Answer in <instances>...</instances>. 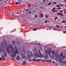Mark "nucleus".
Segmentation results:
<instances>
[{
  "label": "nucleus",
  "instance_id": "nucleus-1",
  "mask_svg": "<svg viewBox=\"0 0 66 66\" xmlns=\"http://www.w3.org/2000/svg\"><path fill=\"white\" fill-rule=\"evenodd\" d=\"M5 46L6 48H7L6 49V51L9 55H11V53H12L11 56L12 57H15V56L14 55V54L15 56H16V53L15 52H13V51L14 50V48L13 46L11 44H9L7 43V42H6V39H3L2 43H1V47H3L2 48H3V46Z\"/></svg>",
  "mask_w": 66,
  "mask_h": 66
},
{
  "label": "nucleus",
  "instance_id": "nucleus-2",
  "mask_svg": "<svg viewBox=\"0 0 66 66\" xmlns=\"http://www.w3.org/2000/svg\"><path fill=\"white\" fill-rule=\"evenodd\" d=\"M51 53L53 56L55 55L56 58L57 59L56 60V61H57V59H59L60 57H62V59L65 58V56H63V54L62 53H61L60 55V54L58 55V52H55V51H52Z\"/></svg>",
  "mask_w": 66,
  "mask_h": 66
},
{
  "label": "nucleus",
  "instance_id": "nucleus-3",
  "mask_svg": "<svg viewBox=\"0 0 66 66\" xmlns=\"http://www.w3.org/2000/svg\"><path fill=\"white\" fill-rule=\"evenodd\" d=\"M65 57L63 59V58L60 57V58H59V59H58L59 61V62H60V64L61 65L64 66V64L65 65H66V61H62L63 59H65Z\"/></svg>",
  "mask_w": 66,
  "mask_h": 66
},
{
  "label": "nucleus",
  "instance_id": "nucleus-4",
  "mask_svg": "<svg viewBox=\"0 0 66 66\" xmlns=\"http://www.w3.org/2000/svg\"><path fill=\"white\" fill-rule=\"evenodd\" d=\"M28 60L29 62H32V59H32V57H31V56L30 55H28Z\"/></svg>",
  "mask_w": 66,
  "mask_h": 66
},
{
  "label": "nucleus",
  "instance_id": "nucleus-5",
  "mask_svg": "<svg viewBox=\"0 0 66 66\" xmlns=\"http://www.w3.org/2000/svg\"><path fill=\"white\" fill-rule=\"evenodd\" d=\"M14 48L15 50V53L17 54H18V51H17V50H18V48H17V47L16 46H14Z\"/></svg>",
  "mask_w": 66,
  "mask_h": 66
},
{
  "label": "nucleus",
  "instance_id": "nucleus-6",
  "mask_svg": "<svg viewBox=\"0 0 66 66\" xmlns=\"http://www.w3.org/2000/svg\"><path fill=\"white\" fill-rule=\"evenodd\" d=\"M21 57L23 59H26V57H25V56L23 54V53H22L21 54Z\"/></svg>",
  "mask_w": 66,
  "mask_h": 66
},
{
  "label": "nucleus",
  "instance_id": "nucleus-7",
  "mask_svg": "<svg viewBox=\"0 0 66 66\" xmlns=\"http://www.w3.org/2000/svg\"><path fill=\"white\" fill-rule=\"evenodd\" d=\"M5 51V49H1V47H0V54L1 53V52L2 53V52H3Z\"/></svg>",
  "mask_w": 66,
  "mask_h": 66
},
{
  "label": "nucleus",
  "instance_id": "nucleus-8",
  "mask_svg": "<svg viewBox=\"0 0 66 66\" xmlns=\"http://www.w3.org/2000/svg\"><path fill=\"white\" fill-rule=\"evenodd\" d=\"M29 54L30 55H31V56L33 57V54L32 53V51H30L29 52Z\"/></svg>",
  "mask_w": 66,
  "mask_h": 66
},
{
  "label": "nucleus",
  "instance_id": "nucleus-9",
  "mask_svg": "<svg viewBox=\"0 0 66 66\" xmlns=\"http://www.w3.org/2000/svg\"><path fill=\"white\" fill-rule=\"evenodd\" d=\"M38 54H39L37 52H36L35 53V56L36 57V58H37V57H38Z\"/></svg>",
  "mask_w": 66,
  "mask_h": 66
},
{
  "label": "nucleus",
  "instance_id": "nucleus-10",
  "mask_svg": "<svg viewBox=\"0 0 66 66\" xmlns=\"http://www.w3.org/2000/svg\"><path fill=\"white\" fill-rule=\"evenodd\" d=\"M47 51H48V52H51V48H48Z\"/></svg>",
  "mask_w": 66,
  "mask_h": 66
},
{
  "label": "nucleus",
  "instance_id": "nucleus-11",
  "mask_svg": "<svg viewBox=\"0 0 66 66\" xmlns=\"http://www.w3.org/2000/svg\"><path fill=\"white\" fill-rule=\"evenodd\" d=\"M11 16L12 17H14L15 18H16V17H20V15H11Z\"/></svg>",
  "mask_w": 66,
  "mask_h": 66
},
{
  "label": "nucleus",
  "instance_id": "nucleus-12",
  "mask_svg": "<svg viewBox=\"0 0 66 66\" xmlns=\"http://www.w3.org/2000/svg\"><path fill=\"white\" fill-rule=\"evenodd\" d=\"M44 58L45 59H47L48 58V55L47 54L46 55H45Z\"/></svg>",
  "mask_w": 66,
  "mask_h": 66
},
{
  "label": "nucleus",
  "instance_id": "nucleus-13",
  "mask_svg": "<svg viewBox=\"0 0 66 66\" xmlns=\"http://www.w3.org/2000/svg\"><path fill=\"white\" fill-rule=\"evenodd\" d=\"M57 14L59 15H60L61 16H63V14L61 13H57Z\"/></svg>",
  "mask_w": 66,
  "mask_h": 66
},
{
  "label": "nucleus",
  "instance_id": "nucleus-14",
  "mask_svg": "<svg viewBox=\"0 0 66 66\" xmlns=\"http://www.w3.org/2000/svg\"><path fill=\"white\" fill-rule=\"evenodd\" d=\"M4 56H6L7 55V54H6V51H5L4 52Z\"/></svg>",
  "mask_w": 66,
  "mask_h": 66
},
{
  "label": "nucleus",
  "instance_id": "nucleus-15",
  "mask_svg": "<svg viewBox=\"0 0 66 66\" xmlns=\"http://www.w3.org/2000/svg\"><path fill=\"white\" fill-rule=\"evenodd\" d=\"M48 51H47V50H45V54L46 55H47V54H48Z\"/></svg>",
  "mask_w": 66,
  "mask_h": 66
},
{
  "label": "nucleus",
  "instance_id": "nucleus-16",
  "mask_svg": "<svg viewBox=\"0 0 66 66\" xmlns=\"http://www.w3.org/2000/svg\"><path fill=\"white\" fill-rule=\"evenodd\" d=\"M2 60H4L5 59V56L4 55H3L2 56Z\"/></svg>",
  "mask_w": 66,
  "mask_h": 66
},
{
  "label": "nucleus",
  "instance_id": "nucleus-17",
  "mask_svg": "<svg viewBox=\"0 0 66 66\" xmlns=\"http://www.w3.org/2000/svg\"><path fill=\"white\" fill-rule=\"evenodd\" d=\"M16 59L17 60H18L20 59V57L18 56H16Z\"/></svg>",
  "mask_w": 66,
  "mask_h": 66
},
{
  "label": "nucleus",
  "instance_id": "nucleus-18",
  "mask_svg": "<svg viewBox=\"0 0 66 66\" xmlns=\"http://www.w3.org/2000/svg\"><path fill=\"white\" fill-rule=\"evenodd\" d=\"M12 43L13 45H15V44H16V42H15V41H12Z\"/></svg>",
  "mask_w": 66,
  "mask_h": 66
},
{
  "label": "nucleus",
  "instance_id": "nucleus-19",
  "mask_svg": "<svg viewBox=\"0 0 66 66\" xmlns=\"http://www.w3.org/2000/svg\"><path fill=\"white\" fill-rule=\"evenodd\" d=\"M44 15L42 14H40V16H39V17H43Z\"/></svg>",
  "mask_w": 66,
  "mask_h": 66
},
{
  "label": "nucleus",
  "instance_id": "nucleus-20",
  "mask_svg": "<svg viewBox=\"0 0 66 66\" xmlns=\"http://www.w3.org/2000/svg\"><path fill=\"white\" fill-rule=\"evenodd\" d=\"M50 57L51 58V59H53L54 58V56H52V55L50 56Z\"/></svg>",
  "mask_w": 66,
  "mask_h": 66
},
{
  "label": "nucleus",
  "instance_id": "nucleus-21",
  "mask_svg": "<svg viewBox=\"0 0 66 66\" xmlns=\"http://www.w3.org/2000/svg\"><path fill=\"white\" fill-rule=\"evenodd\" d=\"M35 43V42H33L32 43H31V44H37V43Z\"/></svg>",
  "mask_w": 66,
  "mask_h": 66
},
{
  "label": "nucleus",
  "instance_id": "nucleus-22",
  "mask_svg": "<svg viewBox=\"0 0 66 66\" xmlns=\"http://www.w3.org/2000/svg\"><path fill=\"white\" fill-rule=\"evenodd\" d=\"M38 51L39 52V53L40 54V55L41 56L42 55V54H41V53H40V51H39V50H38Z\"/></svg>",
  "mask_w": 66,
  "mask_h": 66
},
{
  "label": "nucleus",
  "instance_id": "nucleus-23",
  "mask_svg": "<svg viewBox=\"0 0 66 66\" xmlns=\"http://www.w3.org/2000/svg\"><path fill=\"white\" fill-rule=\"evenodd\" d=\"M32 61H35L36 62H37V60H36V59H33Z\"/></svg>",
  "mask_w": 66,
  "mask_h": 66
},
{
  "label": "nucleus",
  "instance_id": "nucleus-24",
  "mask_svg": "<svg viewBox=\"0 0 66 66\" xmlns=\"http://www.w3.org/2000/svg\"><path fill=\"white\" fill-rule=\"evenodd\" d=\"M23 52L24 54H26V50L24 49L23 50Z\"/></svg>",
  "mask_w": 66,
  "mask_h": 66
},
{
  "label": "nucleus",
  "instance_id": "nucleus-25",
  "mask_svg": "<svg viewBox=\"0 0 66 66\" xmlns=\"http://www.w3.org/2000/svg\"><path fill=\"white\" fill-rule=\"evenodd\" d=\"M55 10V8H53L52 10V12H53Z\"/></svg>",
  "mask_w": 66,
  "mask_h": 66
},
{
  "label": "nucleus",
  "instance_id": "nucleus-26",
  "mask_svg": "<svg viewBox=\"0 0 66 66\" xmlns=\"http://www.w3.org/2000/svg\"><path fill=\"white\" fill-rule=\"evenodd\" d=\"M26 64V62H23L22 63V65H25Z\"/></svg>",
  "mask_w": 66,
  "mask_h": 66
},
{
  "label": "nucleus",
  "instance_id": "nucleus-27",
  "mask_svg": "<svg viewBox=\"0 0 66 66\" xmlns=\"http://www.w3.org/2000/svg\"><path fill=\"white\" fill-rule=\"evenodd\" d=\"M17 10H15L14 11H12L11 12V13L10 12V13H9V14H11V13H14V12H16Z\"/></svg>",
  "mask_w": 66,
  "mask_h": 66
},
{
  "label": "nucleus",
  "instance_id": "nucleus-28",
  "mask_svg": "<svg viewBox=\"0 0 66 66\" xmlns=\"http://www.w3.org/2000/svg\"><path fill=\"white\" fill-rule=\"evenodd\" d=\"M51 52H48V54H49V55H50V56H51V53H50Z\"/></svg>",
  "mask_w": 66,
  "mask_h": 66
},
{
  "label": "nucleus",
  "instance_id": "nucleus-29",
  "mask_svg": "<svg viewBox=\"0 0 66 66\" xmlns=\"http://www.w3.org/2000/svg\"><path fill=\"white\" fill-rule=\"evenodd\" d=\"M49 62H50V63H51V62H52V60L51 59H49Z\"/></svg>",
  "mask_w": 66,
  "mask_h": 66
},
{
  "label": "nucleus",
  "instance_id": "nucleus-30",
  "mask_svg": "<svg viewBox=\"0 0 66 66\" xmlns=\"http://www.w3.org/2000/svg\"><path fill=\"white\" fill-rule=\"evenodd\" d=\"M52 62L54 64H55V63H56V62L54 61H53Z\"/></svg>",
  "mask_w": 66,
  "mask_h": 66
},
{
  "label": "nucleus",
  "instance_id": "nucleus-31",
  "mask_svg": "<svg viewBox=\"0 0 66 66\" xmlns=\"http://www.w3.org/2000/svg\"><path fill=\"white\" fill-rule=\"evenodd\" d=\"M59 5H61V6H64V5H63L61 4H59Z\"/></svg>",
  "mask_w": 66,
  "mask_h": 66
},
{
  "label": "nucleus",
  "instance_id": "nucleus-32",
  "mask_svg": "<svg viewBox=\"0 0 66 66\" xmlns=\"http://www.w3.org/2000/svg\"><path fill=\"white\" fill-rule=\"evenodd\" d=\"M55 65L56 66H58L59 65V64H58V63H55Z\"/></svg>",
  "mask_w": 66,
  "mask_h": 66
},
{
  "label": "nucleus",
  "instance_id": "nucleus-33",
  "mask_svg": "<svg viewBox=\"0 0 66 66\" xmlns=\"http://www.w3.org/2000/svg\"><path fill=\"white\" fill-rule=\"evenodd\" d=\"M56 7H60V6L59 5H57L56 6Z\"/></svg>",
  "mask_w": 66,
  "mask_h": 66
},
{
  "label": "nucleus",
  "instance_id": "nucleus-34",
  "mask_svg": "<svg viewBox=\"0 0 66 66\" xmlns=\"http://www.w3.org/2000/svg\"><path fill=\"white\" fill-rule=\"evenodd\" d=\"M58 10H61V7H58L57 8Z\"/></svg>",
  "mask_w": 66,
  "mask_h": 66
},
{
  "label": "nucleus",
  "instance_id": "nucleus-35",
  "mask_svg": "<svg viewBox=\"0 0 66 66\" xmlns=\"http://www.w3.org/2000/svg\"><path fill=\"white\" fill-rule=\"evenodd\" d=\"M51 3H52L51 2L49 3L48 4V5H50V4H51Z\"/></svg>",
  "mask_w": 66,
  "mask_h": 66
},
{
  "label": "nucleus",
  "instance_id": "nucleus-36",
  "mask_svg": "<svg viewBox=\"0 0 66 66\" xmlns=\"http://www.w3.org/2000/svg\"><path fill=\"white\" fill-rule=\"evenodd\" d=\"M62 22L63 23H65V22H66V21H62Z\"/></svg>",
  "mask_w": 66,
  "mask_h": 66
},
{
  "label": "nucleus",
  "instance_id": "nucleus-37",
  "mask_svg": "<svg viewBox=\"0 0 66 66\" xmlns=\"http://www.w3.org/2000/svg\"><path fill=\"white\" fill-rule=\"evenodd\" d=\"M37 29L35 28V29H33L34 31H36V30H37Z\"/></svg>",
  "mask_w": 66,
  "mask_h": 66
},
{
  "label": "nucleus",
  "instance_id": "nucleus-38",
  "mask_svg": "<svg viewBox=\"0 0 66 66\" xmlns=\"http://www.w3.org/2000/svg\"><path fill=\"white\" fill-rule=\"evenodd\" d=\"M34 48L35 50H36V47H34Z\"/></svg>",
  "mask_w": 66,
  "mask_h": 66
},
{
  "label": "nucleus",
  "instance_id": "nucleus-39",
  "mask_svg": "<svg viewBox=\"0 0 66 66\" xmlns=\"http://www.w3.org/2000/svg\"><path fill=\"white\" fill-rule=\"evenodd\" d=\"M56 27L57 28H59V25H56Z\"/></svg>",
  "mask_w": 66,
  "mask_h": 66
},
{
  "label": "nucleus",
  "instance_id": "nucleus-40",
  "mask_svg": "<svg viewBox=\"0 0 66 66\" xmlns=\"http://www.w3.org/2000/svg\"><path fill=\"white\" fill-rule=\"evenodd\" d=\"M48 16L46 15L45 16V18H48Z\"/></svg>",
  "mask_w": 66,
  "mask_h": 66
},
{
  "label": "nucleus",
  "instance_id": "nucleus-41",
  "mask_svg": "<svg viewBox=\"0 0 66 66\" xmlns=\"http://www.w3.org/2000/svg\"><path fill=\"white\" fill-rule=\"evenodd\" d=\"M53 3L54 4H56V2H53Z\"/></svg>",
  "mask_w": 66,
  "mask_h": 66
},
{
  "label": "nucleus",
  "instance_id": "nucleus-42",
  "mask_svg": "<svg viewBox=\"0 0 66 66\" xmlns=\"http://www.w3.org/2000/svg\"><path fill=\"white\" fill-rule=\"evenodd\" d=\"M27 27H25L24 28V29H25V30H27Z\"/></svg>",
  "mask_w": 66,
  "mask_h": 66
},
{
  "label": "nucleus",
  "instance_id": "nucleus-43",
  "mask_svg": "<svg viewBox=\"0 0 66 66\" xmlns=\"http://www.w3.org/2000/svg\"><path fill=\"white\" fill-rule=\"evenodd\" d=\"M63 11L64 12H66V10L65 9H63Z\"/></svg>",
  "mask_w": 66,
  "mask_h": 66
},
{
  "label": "nucleus",
  "instance_id": "nucleus-44",
  "mask_svg": "<svg viewBox=\"0 0 66 66\" xmlns=\"http://www.w3.org/2000/svg\"><path fill=\"white\" fill-rule=\"evenodd\" d=\"M15 4H18V2H17L16 3H15Z\"/></svg>",
  "mask_w": 66,
  "mask_h": 66
},
{
  "label": "nucleus",
  "instance_id": "nucleus-45",
  "mask_svg": "<svg viewBox=\"0 0 66 66\" xmlns=\"http://www.w3.org/2000/svg\"><path fill=\"white\" fill-rule=\"evenodd\" d=\"M42 62H45V60H42Z\"/></svg>",
  "mask_w": 66,
  "mask_h": 66
},
{
  "label": "nucleus",
  "instance_id": "nucleus-46",
  "mask_svg": "<svg viewBox=\"0 0 66 66\" xmlns=\"http://www.w3.org/2000/svg\"><path fill=\"white\" fill-rule=\"evenodd\" d=\"M45 23H47V21L46 20H45Z\"/></svg>",
  "mask_w": 66,
  "mask_h": 66
},
{
  "label": "nucleus",
  "instance_id": "nucleus-47",
  "mask_svg": "<svg viewBox=\"0 0 66 66\" xmlns=\"http://www.w3.org/2000/svg\"><path fill=\"white\" fill-rule=\"evenodd\" d=\"M37 61H39V59H38L37 60Z\"/></svg>",
  "mask_w": 66,
  "mask_h": 66
},
{
  "label": "nucleus",
  "instance_id": "nucleus-48",
  "mask_svg": "<svg viewBox=\"0 0 66 66\" xmlns=\"http://www.w3.org/2000/svg\"><path fill=\"white\" fill-rule=\"evenodd\" d=\"M53 12L54 13H55V12L57 13V11H54Z\"/></svg>",
  "mask_w": 66,
  "mask_h": 66
},
{
  "label": "nucleus",
  "instance_id": "nucleus-49",
  "mask_svg": "<svg viewBox=\"0 0 66 66\" xmlns=\"http://www.w3.org/2000/svg\"><path fill=\"white\" fill-rule=\"evenodd\" d=\"M2 58L1 57H0V60H1V61H2Z\"/></svg>",
  "mask_w": 66,
  "mask_h": 66
},
{
  "label": "nucleus",
  "instance_id": "nucleus-50",
  "mask_svg": "<svg viewBox=\"0 0 66 66\" xmlns=\"http://www.w3.org/2000/svg\"><path fill=\"white\" fill-rule=\"evenodd\" d=\"M35 17H37V15H35Z\"/></svg>",
  "mask_w": 66,
  "mask_h": 66
},
{
  "label": "nucleus",
  "instance_id": "nucleus-51",
  "mask_svg": "<svg viewBox=\"0 0 66 66\" xmlns=\"http://www.w3.org/2000/svg\"><path fill=\"white\" fill-rule=\"evenodd\" d=\"M56 19H58V17H56Z\"/></svg>",
  "mask_w": 66,
  "mask_h": 66
},
{
  "label": "nucleus",
  "instance_id": "nucleus-52",
  "mask_svg": "<svg viewBox=\"0 0 66 66\" xmlns=\"http://www.w3.org/2000/svg\"><path fill=\"white\" fill-rule=\"evenodd\" d=\"M60 12H61V13H62V12H63V11L62 10H60Z\"/></svg>",
  "mask_w": 66,
  "mask_h": 66
},
{
  "label": "nucleus",
  "instance_id": "nucleus-53",
  "mask_svg": "<svg viewBox=\"0 0 66 66\" xmlns=\"http://www.w3.org/2000/svg\"><path fill=\"white\" fill-rule=\"evenodd\" d=\"M28 7H30L31 6V5H28Z\"/></svg>",
  "mask_w": 66,
  "mask_h": 66
},
{
  "label": "nucleus",
  "instance_id": "nucleus-54",
  "mask_svg": "<svg viewBox=\"0 0 66 66\" xmlns=\"http://www.w3.org/2000/svg\"><path fill=\"white\" fill-rule=\"evenodd\" d=\"M28 13H29V14H31V12H28Z\"/></svg>",
  "mask_w": 66,
  "mask_h": 66
},
{
  "label": "nucleus",
  "instance_id": "nucleus-55",
  "mask_svg": "<svg viewBox=\"0 0 66 66\" xmlns=\"http://www.w3.org/2000/svg\"><path fill=\"white\" fill-rule=\"evenodd\" d=\"M46 62H49V60H46Z\"/></svg>",
  "mask_w": 66,
  "mask_h": 66
},
{
  "label": "nucleus",
  "instance_id": "nucleus-56",
  "mask_svg": "<svg viewBox=\"0 0 66 66\" xmlns=\"http://www.w3.org/2000/svg\"><path fill=\"white\" fill-rule=\"evenodd\" d=\"M63 33H66V31H63Z\"/></svg>",
  "mask_w": 66,
  "mask_h": 66
},
{
  "label": "nucleus",
  "instance_id": "nucleus-57",
  "mask_svg": "<svg viewBox=\"0 0 66 66\" xmlns=\"http://www.w3.org/2000/svg\"><path fill=\"white\" fill-rule=\"evenodd\" d=\"M42 59H39V61H42Z\"/></svg>",
  "mask_w": 66,
  "mask_h": 66
},
{
  "label": "nucleus",
  "instance_id": "nucleus-58",
  "mask_svg": "<svg viewBox=\"0 0 66 66\" xmlns=\"http://www.w3.org/2000/svg\"><path fill=\"white\" fill-rule=\"evenodd\" d=\"M46 1L48 2H49V0H47Z\"/></svg>",
  "mask_w": 66,
  "mask_h": 66
},
{
  "label": "nucleus",
  "instance_id": "nucleus-59",
  "mask_svg": "<svg viewBox=\"0 0 66 66\" xmlns=\"http://www.w3.org/2000/svg\"><path fill=\"white\" fill-rule=\"evenodd\" d=\"M19 11L20 12H21V10H20Z\"/></svg>",
  "mask_w": 66,
  "mask_h": 66
},
{
  "label": "nucleus",
  "instance_id": "nucleus-60",
  "mask_svg": "<svg viewBox=\"0 0 66 66\" xmlns=\"http://www.w3.org/2000/svg\"><path fill=\"white\" fill-rule=\"evenodd\" d=\"M58 21H60V19H59L58 20Z\"/></svg>",
  "mask_w": 66,
  "mask_h": 66
},
{
  "label": "nucleus",
  "instance_id": "nucleus-61",
  "mask_svg": "<svg viewBox=\"0 0 66 66\" xmlns=\"http://www.w3.org/2000/svg\"><path fill=\"white\" fill-rule=\"evenodd\" d=\"M33 51H34V52H35V51L34 50H33Z\"/></svg>",
  "mask_w": 66,
  "mask_h": 66
},
{
  "label": "nucleus",
  "instance_id": "nucleus-62",
  "mask_svg": "<svg viewBox=\"0 0 66 66\" xmlns=\"http://www.w3.org/2000/svg\"><path fill=\"white\" fill-rule=\"evenodd\" d=\"M63 2H66V0H65Z\"/></svg>",
  "mask_w": 66,
  "mask_h": 66
},
{
  "label": "nucleus",
  "instance_id": "nucleus-63",
  "mask_svg": "<svg viewBox=\"0 0 66 66\" xmlns=\"http://www.w3.org/2000/svg\"><path fill=\"white\" fill-rule=\"evenodd\" d=\"M64 13H65V14H66V11L65 12H64Z\"/></svg>",
  "mask_w": 66,
  "mask_h": 66
},
{
  "label": "nucleus",
  "instance_id": "nucleus-64",
  "mask_svg": "<svg viewBox=\"0 0 66 66\" xmlns=\"http://www.w3.org/2000/svg\"><path fill=\"white\" fill-rule=\"evenodd\" d=\"M5 3H7V1H5Z\"/></svg>",
  "mask_w": 66,
  "mask_h": 66
}]
</instances>
